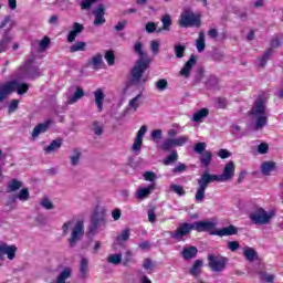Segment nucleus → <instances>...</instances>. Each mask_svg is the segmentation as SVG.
Returning <instances> with one entry per match:
<instances>
[{
	"label": "nucleus",
	"instance_id": "obj_36",
	"mask_svg": "<svg viewBox=\"0 0 283 283\" xmlns=\"http://www.w3.org/2000/svg\"><path fill=\"white\" fill-rule=\"evenodd\" d=\"M107 262L108 264H114L115 266H117V264H120V262H123V254H111L107 256Z\"/></svg>",
	"mask_w": 283,
	"mask_h": 283
},
{
	"label": "nucleus",
	"instance_id": "obj_47",
	"mask_svg": "<svg viewBox=\"0 0 283 283\" xmlns=\"http://www.w3.org/2000/svg\"><path fill=\"white\" fill-rule=\"evenodd\" d=\"M19 109V99H12L8 106V113L14 114Z\"/></svg>",
	"mask_w": 283,
	"mask_h": 283
},
{
	"label": "nucleus",
	"instance_id": "obj_33",
	"mask_svg": "<svg viewBox=\"0 0 283 283\" xmlns=\"http://www.w3.org/2000/svg\"><path fill=\"white\" fill-rule=\"evenodd\" d=\"M275 169V161H264L261 166L263 176H270L271 171Z\"/></svg>",
	"mask_w": 283,
	"mask_h": 283
},
{
	"label": "nucleus",
	"instance_id": "obj_64",
	"mask_svg": "<svg viewBox=\"0 0 283 283\" xmlns=\"http://www.w3.org/2000/svg\"><path fill=\"white\" fill-rule=\"evenodd\" d=\"M83 30H85V27H83V24H81L78 22H75L73 24V29H72L73 32L81 34V32H83Z\"/></svg>",
	"mask_w": 283,
	"mask_h": 283
},
{
	"label": "nucleus",
	"instance_id": "obj_57",
	"mask_svg": "<svg viewBox=\"0 0 283 283\" xmlns=\"http://www.w3.org/2000/svg\"><path fill=\"white\" fill-rule=\"evenodd\" d=\"M140 96L142 94L139 93L137 96L129 101V105L135 109V112L138 109V101L140 99Z\"/></svg>",
	"mask_w": 283,
	"mask_h": 283
},
{
	"label": "nucleus",
	"instance_id": "obj_11",
	"mask_svg": "<svg viewBox=\"0 0 283 283\" xmlns=\"http://www.w3.org/2000/svg\"><path fill=\"white\" fill-rule=\"evenodd\" d=\"M189 143V136H180L178 138H166L161 145L160 149L163 151H171L174 147H184V145H187Z\"/></svg>",
	"mask_w": 283,
	"mask_h": 283
},
{
	"label": "nucleus",
	"instance_id": "obj_42",
	"mask_svg": "<svg viewBox=\"0 0 283 283\" xmlns=\"http://www.w3.org/2000/svg\"><path fill=\"white\" fill-rule=\"evenodd\" d=\"M178 160V151L174 150L170 155H168L164 159V165L169 166L171 163H176Z\"/></svg>",
	"mask_w": 283,
	"mask_h": 283
},
{
	"label": "nucleus",
	"instance_id": "obj_41",
	"mask_svg": "<svg viewBox=\"0 0 283 283\" xmlns=\"http://www.w3.org/2000/svg\"><path fill=\"white\" fill-rule=\"evenodd\" d=\"M127 240H129V229L123 230L122 233L116 238L118 244H123V242H127Z\"/></svg>",
	"mask_w": 283,
	"mask_h": 283
},
{
	"label": "nucleus",
	"instance_id": "obj_55",
	"mask_svg": "<svg viewBox=\"0 0 283 283\" xmlns=\"http://www.w3.org/2000/svg\"><path fill=\"white\" fill-rule=\"evenodd\" d=\"M184 171H187V165L179 164L172 169V174H184Z\"/></svg>",
	"mask_w": 283,
	"mask_h": 283
},
{
	"label": "nucleus",
	"instance_id": "obj_59",
	"mask_svg": "<svg viewBox=\"0 0 283 283\" xmlns=\"http://www.w3.org/2000/svg\"><path fill=\"white\" fill-rule=\"evenodd\" d=\"M11 41L12 38H10V35H4L0 41V48H8Z\"/></svg>",
	"mask_w": 283,
	"mask_h": 283
},
{
	"label": "nucleus",
	"instance_id": "obj_49",
	"mask_svg": "<svg viewBox=\"0 0 283 283\" xmlns=\"http://www.w3.org/2000/svg\"><path fill=\"white\" fill-rule=\"evenodd\" d=\"M98 0H82L81 10H90Z\"/></svg>",
	"mask_w": 283,
	"mask_h": 283
},
{
	"label": "nucleus",
	"instance_id": "obj_9",
	"mask_svg": "<svg viewBox=\"0 0 283 283\" xmlns=\"http://www.w3.org/2000/svg\"><path fill=\"white\" fill-rule=\"evenodd\" d=\"M193 231V226L189 222L180 223L175 231H168V235L171 240H176L177 242L185 241L186 235H191Z\"/></svg>",
	"mask_w": 283,
	"mask_h": 283
},
{
	"label": "nucleus",
	"instance_id": "obj_58",
	"mask_svg": "<svg viewBox=\"0 0 283 283\" xmlns=\"http://www.w3.org/2000/svg\"><path fill=\"white\" fill-rule=\"evenodd\" d=\"M228 249L229 251L235 252L238 249H240V243L238 241H229Z\"/></svg>",
	"mask_w": 283,
	"mask_h": 283
},
{
	"label": "nucleus",
	"instance_id": "obj_54",
	"mask_svg": "<svg viewBox=\"0 0 283 283\" xmlns=\"http://www.w3.org/2000/svg\"><path fill=\"white\" fill-rule=\"evenodd\" d=\"M144 178H145V180H147V182H154V180H156V172L146 171V172H144Z\"/></svg>",
	"mask_w": 283,
	"mask_h": 283
},
{
	"label": "nucleus",
	"instance_id": "obj_31",
	"mask_svg": "<svg viewBox=\"0 0 283 283\" xmlns=\"http://www.w3.org/2000/svg\"><path fill=\"white\" fill-rule=\"evenodd\" d=\"M62 145H63V140L54 139L51 142V144L46 148H44V151L45 154H52L56 151V149H61Z\"/></svg>",
	"mask_w": 283,
	"mask_h": 283
},
{
	"label": "nucleus",
	"instance_id": "obj_17",
	"mask_svg": "<svg viewBox=\"0 0 283 283\" xmlns=\"http://www.w3.org/2000/svg\"><path fill=\"white\" fill-rule=\"evenodd\" d=\"M17 245H8L3 243L0 245V255H7L8 260H14L17 258Z\"/></svg>",
	"mask_w": 283,
	"mask_h": 283
},
{
	"label": "nucleus",
	"instance_id": "obj_10",
	"mask_svg": "<svg viewBox=\"0 0 283 283\" xmlns=\"http://www.w3.org/2000/svg\"><path fill=\"white\" fill-rule=\"evenodd\" d=\"M107 224V214L105 210H96L91 218V226L88 227V233H96V230Z\"/></svg>",
	"mask_w": 283,
	"mask_h": 283
},
{
	"label": "nucleus",
	"instance_id": "obj_62",
	"mask_svg": "<svg viewBox=\"0 0 283 283\" xmlns=\"http://www.w3.org/2000/svg\"><path fill=\"white\" fill-rule=\"evenodd\" d=\"M258 151H259V154H269V144H266V143H261V144L258 146Z\"/></svg>",
	"mask_w": 283,
	"mask_h": 283
},
{
	"label": "nucleus",
	"instance_id": "obj_24",
	"mask_svg": "<svg viewBox=\"0 0 283 283\" xmlns=\"http://www.w3.org/2000/svg\"><path fill=\"white\" fill-rule=\"evenodd\" d=\"M243 256L248 262H255V260H259L258 251L251 247H245L243 249Z\"/></svg>",
	"mask_w": 283,
	"mask_h": 283
},
{
	"label": "nucleus",
	"instance_id": "obj_34",
	"mask_svg": "<svg viewBox=\"0 0 283 283\" xmlns=\"http://www.w3.org/2000/svg\"><path fill=\"white\" fill-rule=\"evenodd\" d=\"M196 48L198 52H205L207 44L205 43V33L200 32L199 38L196 40Z\"/></svg>",
	"mask_w": 283,
	"mask_h": 283
},
{
	"label": "nucleus",
	"instance_id": "obj_48",
	"mask_svg": "<svg viewBox=\"0 0 283 283\" xmlns=\"http://www.w3.org/2000/svg\"><path fill=\"white\" fill-rule=\"evenodd\" d=\"M52 43V41L50 40L49 36H44L40 43H39V48L40 50H48V48H50V44Z\"/></svg>",
	"mask_w": 283,
	"mask_h": 283
},
{
	"label": "nucleus",
	"instance_id": "obj_53",
	"mask_svg": "<svg viewBox=\"0 0 283 283\" xmlns=\"http://www.w3.org/2000/svg\"><path fill=\"white\" fill-rule=\"evenodd\" d=\"M217 156H218L219 158H221L222 160H224V159H227V158H230L231 153H230L229 150L224 149V148H221V149L218 151Z\"/></svg>",
	"mask_w": 283,
	"mask_h": 283
},
{
	"label": "nucleus",
	"instance_id": "obj_30",
	"mask_svg": "<svg viewBox=\"0 0 283 283\" xmlns=\"http://www.w3.org/2000/svg\"><path fill=\"white\" fill-rule=\"evenodd\" d=\"M211 160H213V154L209 150H205L201 154L200 163L202 167H209L211 165Z\"/></svg>",
	"mask_w": 283,
	"mask_h": 283
},
{
	"label": "nucleus",
	"instance_id": "obj_7",
	"mask_svg": "<svg viewBox=\"0 0 283 283\" xmlns=\"http://www.w3.org/2000/svg\"><path fill=\"white\" fill-rule=\"evenodd\" d=\"M275 216V212H268L264 208H256L253 212L250 213V220L252 223L258 224L260 227L264 224H269L271 219Z\"/></svg>",
	"mask_w": 283,
	"mask_h": 283
},
{
	"label": "nucleus",
	"instance_id": "obj_32",
	"mask_svg": "<svg viewBox=\"0 0 283 283\" xmlns=\"http://www.w3.org/2000/svg\"><path fill=\"white\" fill-rule=\"evenodd\" d=\"M86 50L87 43H85L84 41H77L70 46L71 54H74V52H85Z\"/></svg>",
	"mask_w": 283,
	"mask_h": 283
},
{
	"label": "nucleus",
	"instance_id": "obj_18",
	"mask_svg": "<svg viewBox=\"0 0 283 283\" xmlns=\"http://www.w3.org/2000/svg\"><path fill=\"white\" fill-rule=\"evenodd\" d=\"M145 134H147V126L143 125L137 132V136L133 144V151H140V148L143 147V138L145 137Z\"/></svg>",
	"mask_w": 283,
	"mask_h": 283
},
{
	"label": "nucleus",
	"instance_id": "obj_63",
	"mask_svg": "<svg viewBox=\"0 0 283 283\" xmlns=\"http://www.w3.org/2000/svg\"><path fill=\"white\" fill-rule=\"evenodd\" d=\"M146 32H148V34H154V32H156V23L155 22L146 23Z\"/></svg>",
	"mask_w": 283,
	"mask_h": 283
},
{
	"label": "nucleus",
	"instance_id": "obj_43",
	"mask_svg": "<svg viewBox=\"0 0 283 283\" xmlns=\"http://www.w3.org/2000/svg\"><path fill=\"white\" fill-rule=\"evenodd\" d=\"M187 48L182 44H176L175 45V55L177 59H182L185 56V51Z\"/></svg>",
	"mask_w": 283,
	"mask_h": 283
},
{
	"label": "nucleus",
	"instance_id": "obj_20",
	"mask_svg": "<svg viewBox=\"0 0 283 283\" xmlns=\"http://www.w3.org/2000/svg\"><path fill=\"white\" fill-rule=\"evenodd\" d=\"M196 255H198V248L193 245L186 247L181 250V258L186 261L193 260Z\"/></svg>",
	"mask_w": 283,
	"mask_h": 283
},
{
	"label": "nucleus",
	"instance_id": "obj_6",
	"mask_svg": "<svg viewBox=\"0 0 283 283\" xmlns=\"http://www.w3.org/2000/svg\"><path fill=\"white\" fill-rule=\"evenodd\" d=\"M179 25L180 28H200L202 20L200 14L193 13L191 9H185L180 15Z\"/></svg>",
	"mask_w": 283,
	"mask_h": 283
},
{
	"label": "nucleus",
	"instance_id": "obj_23",
	"mask_svg": "<svg viewBox=\"0 0 283 283\" xmlns=\"http://www.w3.org/2000/svg\"><path fill=\"white\" fill-rule=\"evenodd\" d=\"M154 189H156V184H150L146 188L137 189V198L139 200H145V198H149V196H151V191H154Z\"/></svg>",
	"mask_w": 283,
	"mask_h": 283
},
{
	"label": "nucleus",
	"instance_id": "obj_25",
	"mask_svg": "<svg viewBox=\"0 0 283 283\" xmlns=\"http://www.w3.org/2000/svg\"><path fill=\"white\" fill-rule=\"evenodd\" d=\"M90 273V261L86 258H82L80 262V277L85 280Z\"/></svg>",
	"mask_w": 283,
	"mask_h": 283
},
{
	"label": "nucleus",
	"instance_id": "obj_1",
	"mask_svg": "<svg viewBox=\"0 0 283 283\" xmlns=\"http://www.w3.org/2000/svg\"><path fill=\"white\" fill-rule=\"evenodd\" d=\"M191 226L192 231H197V233L209 232L210 235H218L219 238H224L227 235H238V229L233 224L221 228L219 230H213L216 229V223H213V221L201 220L192 222Z\"/></svg>",
	"mask_w": 283,
	"mask_h": 283
},
{
	"label": "nucleus",
	"instance_id": "obj_60",
	"mask_svg": "<svg viewBox=\"0 0 283 283\" xmlns=\"http://www.w3.org/2000/svg\"><path fill=\"white\" fill-rule=\"evenodd\" d=\"M150 50L154 54H158V52H160V43H158V41H151Z\"/></svg>",
	"mask_w": 283,
	"mask_h": 283
},
{
	"label": "nucleus",
	"instance_id": "obj_14",
	"mask_svg": "<svg viewBox=\"0 0 283 283\" xmlns=\"http://www.w3.org/2000/svg\"><path fill=\"white\" fill-rule=\"evenodd\" d=\"M235 176V164L233 161H229L223 169L222 175H218L220 182H227V180H231Z\"/></svg>",
	"mask_w": 283,
	"mask_h": 283
},
{
	"label": "nucleus",
	"instance_id": "obj_51",
	"mask_svg": "<svg viewBox=\"0 0 283 283\" xmlns=\"http://www.w3.org/2000/svg\"><path fill=\"white\" fill-rule=\"evenodd\" d=\"M93 132L95 136H102L103 135V126L98 124V122H93Z\"/></svg>",
	"mask_w": 283,
	"mask_h": 283
},
{
	"label": "nucleus",
	"instance_id": "obj_29",
	"mask_svg": "<svg viewBox=\"0 0 283 283\" xmlns=\"http://www.w3.org/2000/svg\"><path fill=\"white\" fill-rule=\"evenodd\" d=\"M83 96H85V91H83V87L76 86L75 93L69 98L70 105H74V103L81 101Z\"/></svg>",
	"mask_w": 283,
	"mask_h": 283
},
{
	"label": "nucleus",
	"instance_id": "obj_37",
	"mask_svg": "<svg viewBox=\"0 0 283 283\" xmlns=\"http://www.w3.org/2000/svg\"><path fill=\"white\" fill-rule=\"evenodd\" d=\"M21 187H23V182L19 181L18 179H12L8 184L9 191H19V189H21Z\"/></svg>",
	"mask_w": 283,
	"mask_h": 283
},
{
	"label": "nucleus",
	"instance_id": "obj_27",
	"mask_svg": "<svg viewBox=\"0 0 283 283\" xmlns=\"http://www.w3.org/2000/svg\"><path fill=\"white\" fill-rule=\"evenodd\" d=\"M95 96V104L97 105L98 112H103V101H105V93H103V90L97 88L94 92Z\"/></svg>",
	"mask_w": 283,
	"mask_h": 283
},
{
	"label": "nucleus",
	"instance_id": "obj_21",
	"mask_svg": "<svg viewBox=\"0 0 283 283\" xmlns=\"http://www.w3.org/2000/svg\"><path fill=\"white\" fill-rule=\"evenodd\" d=\"M17 198H18V200L28 202V200H30V189L23 188L22 190H20V192L18 195H15L13 198H11V200L7 205L10 206V205L17 202Z\"/></svg>",
	"mask_w": 283,
	"mask_h": 283
},
{
	"label": "nucleus",
	"instance_id": "obj_12",
	"mask_svg": "<svg viewBox=\"0 0 283 283\" xmlns=\"http://www.w3.org/2000/svg\"><path fill=\"white\" fill-rule=\"evenodd\" d=\"M21 71L29 76V78H39V76H41L39 66L34 65V59L25 60L24 64L21 66Z\"/></svg>",
	"mask_w": 283,
	"mask_h": 283
},
{
	"label": "nucleus",
	"instance_id": "obj_50",
	"mask_svg": "<svg viewBox=\"0 0 283 283\" xmlns=\"http://www.w3.org/2000/svg\"><path fill=\"white\" fill-rule=\"evenodd\" d=\"M57 277H60V280H64L65 282V280L72 277V270L70 268H65Z\"/></svg>",
	"mask_w": 283,
	"mask_h": 283
},
{
	"label": "nucleus",
	"instance_id": "obj_38",
	"mask_svg": "<svg viewBox=\"0 0 283 283\" xmlns=\"http://www.w3.org/2000/svg\"><path fill=\"white\" fill-rule=\"evenodd\" d=\"M161 23H163V30H166V32H169L171 30V15L165 14L161 18Z\"/></svg>",
	"mask_w": 283,
	"mask_h": 283
},
{
	"label": "nucleus",
	"instance_id": "obj_28",
	"mask_svg": "<svg viewBox=\"0 0 283 283\" xmlns=\"http://www.w3.org/2000/svg\"><path fill=\"white\" fill-rule=\"evenodd\" d=\"M207 116H209V108H201L193 114L192 120L193 123H202Z\"/></svg>",
	"mask_w": 283,
	"mask_h": 283
},
{
	"label": "nucleus",
	"instance_id": "obj_35",
	"mask_svg": "<svg viewBox=\"0 0 283 283\" xmlns=\"http://www.w3.org/2000/svg\"><path fill=\"white\" fill-rule=\"evenodd\" d=\"M271 54H273V49H266L263 56L259 57V67H264L266 65V61L271 59Z\"/></svg>",
	"mask_w": 283,
	"mask_h": 283
},
{
	"label": "nucleus",
	"instance_id": "obj_52",
	"mask_svg": "<svg viewBox=\"0 0 283 283\" xmlns=\"http://www.w3.org/2000/svg\"><path fill=\"white\" fill-rule=\"evenodd\" d=\"M150 138L154 142L160 140V138H163V130H160V129L153 130L150 134Z\"/></svg>",
	"mask_w": 283,
	"mask_h": 283
},
{
	"label": "nucleus",
	"instance_id": "obj_4",
	"mask_svg": "<svg viewBox=\"0 0 283 283\" xmlns=\"http://www.w3.org/2000/svg\"><path fill=\"white\" fill-rule=\"evenodd\" d=\"M15 90L20 96H23V94H28V91L30 90V84H19L17 81H10L0 84V103H3V101L8 98V96H10V94L13 93Z\"/></svg>",
	"mask_w": 283,
	"mask_h": 283
},
{
	"label": "nucleus",
	"instance_id": "obj_26",
	"mask_svg": "<svg viewBox=\"0 0 283 283\" xmlns=\"http://www.w3.org/2000/svg\"><path fill=\"white\" fill-rule=\"evenodd\" d=\"M88 65H91L93 67V70H101V67H103V65H104V63H103V54H101V53L95 54L88 61Z\"/></svg>",
	"mask_w": 283,
	"mask_h": 283
},
{
	"label": "nucleus",
	"instance_id": "obj_61",
	"mask_svg": "<svg viewBox=\"0 0 283 283\" xmlns=\"http://www.w3.org/2000/svg\"><path fill=\"white\" fill-rule=\"evenodd\" d=\"M271 48H282V38H274L270 42Z\"/></svg>",
	"mask_w": 283,
	"mask_h": 283
},
{
	"label": "nucleus",
	"instance_id": "obj_15",
	"mask_svg": "<svg viewBox=\"0 0 283 283\" xmlns=\"http://www.w3.org/2000/svg\"><path fill=\"white\" fill-rule=\"evenodd\" d=\"M93 14L95 17L94 25H105L106 19H105V4H98L97 8L93 11Z\"/></svg>",
	"mask_w": 283,
	"mask_h": 283
},
{
	"label": "nucleus",
	"instance_id": "obj_3",
	"mask_svg": "<svg viewBox=\"0 0 283 283\" xmlns=\"http://www.w3.org/2000/svg\"><path fill=\"white\" fill-rule=\"evenodd\" d=\"M134 52L139 55V59L136 61L135 65L130 70V84L136 85L140 83L143 74L149 70V60H146L147 54L143 51V43L137 41L134 45Z\"/></svg>",
	"mask_w": 283,
	"mask_h": 283
},
{
	"label": "nucleus",
	"instance_id": "obj_44",
	"mask_svg": "<svg viewBox=\"0 0 283 283\" xmlns=\"http://www.w3.org/2000/svg\"><path fill=\"white\" fill-rule=\"evenodd\" d=\"M73 153L74 155L71 156V164L73 165V167H76V165H78V161L81 160V150H78V148H75Z\"/></svg>",
	"mask_w": 283,
	"mask_h": 283
},
{
	"label": "nucleus",
	"instance_id": "obj_13",
	"mask_svg": "<svg viewBox=\"0 0 283 283\" xmlns=\"http://www.w3.org/2000/svg\"><path fill=\"white\" fill-rule=\"evenodd\" d=\"M83 221H77L72 233H71V238L69 239V244L70 247H75V244L78 242V240H81V238H83Z\"/></svg>",
	"mask_w": 283,
	"mask_h": 283
},
{
	"label": "nucleus",
	"instance_id": "obj_5",
	"mask_svg": "<svg viewBox=\"0 0 283 283\" xmlns=\"http://www.w3.org/2000/svg\"><path fill=\"white\" fill-rule=\"evenodd\" d=\"M220 182V177L218 175H211L209 172H203L201 178L198 179V189L195 195L196 202H205V191H207V187L211 185V182Z\"/></svg>",
	"mask_w": 283,
	"mask_h": 283
},
{
	"label": "nucleus",
	"instance_id": "obj_40",
	"mask_svg": "<svg viewBox=\"0 0 283 283\" xmlns=\"http://www.w3.org/2000/svg\"><path fill=\"white\" fill-rule=\"evenodd\" d=\"M170 191L174 193H177V196H186L187 191H185V188L178 184H171L170 185Z\"/></svg>",
	"mask_w": 283,
	"mask_h": 283
},
{
	"label": "nucleus",
	"instance_id": "obj_16",
	"mask_svg": "<svg viewBox=\"0 0 283 283\" xmlns=\"http://www.w3.org/2000/svg\"><path fill=\"white\" fill-rule=\"evenodd\" d=\"M198 57L196 54H191L185 66L180 70V75L185 76V78H189L191 75V70H193V65H196Z\"/></svg>",
	"mask_w": 283,
	"mask_h": 283
},
{
	"label": "nucleus",
	"instance_id": "obj_22",
	"mask_svg": "<svg viewBox=\"0 0 283 283\" xmlns=\"http://www.w3.org/2000/svg\"><path fill=\"white\" fill-rule=\"evenodd\" d=\"M201 273H202V260L198 259L193 262L192 266L189 269V274L192 275V277H196V280H198Z\"/></svg>",
	"mask_w": 283,
	"mask_h": 283
},
{
	"label": "nucleus",
	"instance_id": "obj_56",
	"mask_svg": "<svg viewBox=\"0 0 283 283\" xmlns=\"http://www.w3.org/2000/svg\"><path fill=\"white\" fill-rule=\"evenodd\" d=\"M41 207H43L44 209H48V210L54 209V205L48 198L42 199Z\"/></svg>",
	"mask_w": 283,
	"mask_h": 283
},
{
	"label": "nucleus",
	"instance_id": "obj_19",
	"mask_svg": "<svg viewBox=\"0 0 283 283\" xmlns=\"http://www.w3.org/2000/svg\"><path fill=\"white\" fill-rule=\"evenodd\" d=\"M50 125H52V119H46L44 123L38 124L32 132V138H39V135L45 134L48 129H50Z\"/></svg>",
	"mask_w": 283,
	"mask_h": 283
},
{
	"label": "nucleus",
	"instance_id": "obj_46",
	"mask_svg": "<svg viewBox=\"0 0 283 283\" xmlns=\"http://www.w3.org/2000/svg\"><path fill=\"white\" fill-rule=\"evenodd\" d=\"M206 149H207V144H206V143H202V142L197 143V144L195 145V147H193V151H195L196 154H200V155L205 154V151H207Z\"/></svg>",
	"mask_w": 283,
	"mask_h": 283
},
{
	"label": "nucleus",
	"instance_id": "obj_2",
	"mask_svg": "<svg viewBox=\"0 0 283 283\" xmlns=\"http://www.w3.org/2000/svg\"><path fill=\"white\" fill-rule=\"evenodd\" d=\"M248 115L250 116L254 132L264 129L269 123V115H266V103L264 97H259L254 101L253 106L249 109Z\"/></svg>",
	"mask_w": 283,
	"mask_h": 283
},
{
	"label": "nucleus",
	"instance_id": "obj_45",
	"mask_svg": "<svg viewBox=\"0 0 283 283\" xmlns=\"http://www.w3.org/2000/svg\"><path fill=\"white\" fill-rule=\"evenodd\" d=\"M156 87L159 90V92H165V90L169 87V82H167L166 78H160L156 82Z\"/></svg>",
	"mask_w": 283,
	"mask_h": 283
},
{
	"label": "nucleus",
	"instance_id": "obj_39",
	"mask_svg": "<svg viewBox=\"0 0 283 283\" xmlns=\"http://www.w3.org/2000/svg\"><path fill=\"white\" fill-rule=\"evenodd\" d=\"M104 57L107 65H114L116 63V55L114 54L113 50L106 51Z\"/></svg>",
	"mask_w": 283,
	"mask_h": 283
},
{
	"label": "nucleus",
	"instance_id": "obj_8",
	"mask_svg": "<svg viewBox=\"0 0 283 283\" xmlns=\"http://www.w3.org/2000/svg\"><path fill=\"white\" fill-rule=\"evenodd\" d=\"M229 264V258L223 255L208 254V266L213 273H222Z\"/></svg>",
	"mask_w": 283,
	"mask_h": 283
}]
</instances>
